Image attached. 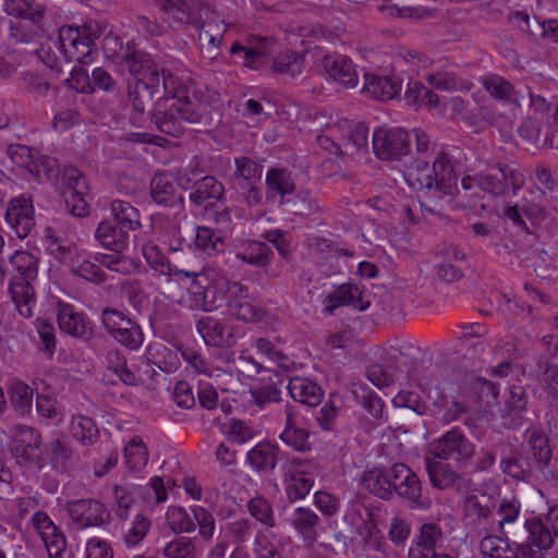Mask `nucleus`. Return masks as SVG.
<instances>
[{"instance_id": "1", "label": "nucleus", "mask_w": 558, "mask_h": 558, "mask_svg": "<svg viewBox=\"0 0 558 558\" xmlns=\"http://www.w3.org/2000/svg\"><path fill=\"white\" fill-rule=\"evenodd\" d=\"M39 258L27 251H15L9 258L4 275L8 274L9 292L20 315L28 318L36 304L34 282L38 276Z\"/></svg>"}, {"instance_id": "2", "label": "nucleus", "mask_w": 558, "mask_h": 558, "mask_svg": "<svg viewBox=\"0 0 558 558\" xmlns=\"http://www.w3.org/2000/svg\"><path fill=\"white\" fill-rule=\"evenodd\" d=\"M409 175L413 187L418 191H428L435 196H451L456 189L453 163L446 151L438 153L432 170L426 161H418L416 171Z\"/></svg>"}, {"instance_id": "3", "label": "nucleus", "mask_w": 558, "mask_h": 558, "mask_svg": "<svg viewBox=\"0 0 558 558\" xmlns=\"http://www.w3.org/2000/svg\"><path fill=\"white\" fill-rule=\"evenodd\" d=\"M463 184L468 190L480 189L484 193L499 197L506 195L509 189L517 194L524 185V175L496 161L473 174L463 177Z\"/></svg>"}, {"instance_id": "4", "label": "nucleus", "mask_w": 558, "mask_h": 558, "mask_svg": "<svg viewBox=\"0 0 558 558\" xmlns=\"http://www.w3.org/2000/svg\"><path fill=\"white\" fill-rule=\"evenodd\" d=\"M511 543L518 545L521 558H547V553L555 545L541 518L525 519L519 531H513Z\"/></svg>"}, {"instance_id": "5", "label": "nucleus", "mask_w": 558, "mask_h": 558, "mask_svg": "<svg viewBox=\"0 0 558 558\" xmlns=\"http://www.w3.org/2000/svg\"><path fill=\"white\" fill-rule=\"evenodd\" d=\"M475 452V445L459 427H452L430 444V453L435 458L450 461L458 469L465 468Z\"/></svg>"}, {"instance_id": "6", "label": "nucleus", "mask_w": 558, "mask_h": 558, "mask_svg": "<svg viewBox=\"0 0 558 558\" xmlns=\"http://www.w3.org/2000/svg\"><path fill=\"white\" fill-rule=\"evenodd\" d=\"M98 37V27L92 24L63 26L59 31V40L64 58L82 64H87L92 60V46Z\"/></svg>"}, {"instance_id": "7", "label": "nucleus", "mask_w": 558, "mask_h": 558, "mask_svg": "<svg viewBox=\"0 0 558 558\" xmlns=\"http://www.w3.org/2000/svg\"><path fill=\"white\" fill-rule=\"evenodd\" d=\"M219 94L206 85L192 88V92L179 101H174L181 119L191 124L210 125L211 111L219 102Z\"/></svg>"}, {"instance_id": "8", "label": "nucleus", "mask_w": 558, "mask_h": 558, "mask_svg": "<svg viewBox=\"0 0 558 558\" xmlns=\"http://www.w3.org/2000/svg\"><path fill=\"white\" fill-rule=\"evenodd\" d=\"M41 435L27 425H15L11 430L9 450L20 465H35L43 469L45 460L41 456Z\"/></svg>"}, {"instance_id": "9", "label": "nucleus", "mask_w": 558, "mask_h": 558, "mask_svg": "<svg viewBox=\"0 0 558 558\" xmlns=\"http://www.w3.org/2000/svg\"><path fill=\"white\" fill-rule=\"evenodd\" d=\"M392 498L395 495L405 499L411 509L424 510L429 507L423 497L422 482L418 475L407 464L398 462L390 466Z\"/></svg>"}, {"instance_id": "10", "label": "nucleus", "mask_w": 558, "mask_h": 558, "mask_svg": "<svg viewBox=\"0 0 558 558\" xmlns=\"http://www.w3.org/2000/svg\"><path fill=\"white\" fill-rule=\"evenodd\" d=\"M485 90L498 102L517 111L526 102L529 86L513 84L498 74H486L481 78Z\"/></svg>"}, {"instance_id": "11", "label": "nucleus", "mask_w": 558, "mask_h": 558, "mask_svg": "<svg viewBox=\"0 0 558 558\" xmlns=\"http://www.w3.org/2000/svg\"><path fill=\"white\" fill-rule=\"evenodd\" d=\"M372 144L374 154L381 160H399L410 151V136L400 128L377 129Z\"/></svg>"}, {"instance_id": "12", "label": "nucleus", "mask_w": 558, "mask_h": 558, "mask_svg": "<svg viewBox=\"0 0 558 558\" xmlns=\"http://www.w3.org/2000/svg\"><path fill=\"white\" fill-rule=\"evenodd\" d=\"M62 180L65 185V203L71 214L76 217L88 215L86 196L89 194V186L85 175L75 167L69 166L63 169Z\"/></svg>"}, {"instance_id": "13", "label": "nucleus", "mask_w": 558, "mask_h": 558, "mask_svg": "<svg viewBox=\"0 0 558 558\" xmlns=\"http://www.w3.org/2000/svg\"><path fill=\"white\" fill-rule=\"evenodd\" d=\"M527 453H531L535 468L541 472L544 480L557 485L558 472L550 469L553 449L549 438L542 428H531L526 430Z\"/></svg>"}, {"instance_id": "14", "label": "nucleus", "mask_w": 558, "mask_h": 558, "mask_svg": "<svg viewBox=\"0 0 558 558\" xmlns=\"http://www.w3.org/2000/svg\"><path fill=\"white\" fill-rule=\"evenodd\" d=\"M66 509L74 526L78 530L102 526L110 519V513L104 504L93 498L71 500L66 504Z\"/></svg>"}, {"instance_id": "15", "label": "nucleus", "mask_w": 558, "mask_h": 558, "mask_svg": "<svg viewBox=\"0 0 558 558\" xmlns=\"http://www.w3.org/2000/svg\"><path fill=\"white\" fill-rule=\"evenodd\" d=\"M311 462L293 458L283 466L286 476V494L290 501L303 499L312 489L314 481L307 476Z\"/></svg>"}, {"instance_id": "16", "label": "nucleus", "mask_w": 558, "mask_h": 558, "mask_svg": "<svg viewBox=\"0 0 558 558\" xmlns=\"http://www.w3.org/2000/svg\"><path fill=\"white\" fill-rule=\"evenodd\" d=\"M7 155L19 167L25 168L31 174L40 178L52 171L56 160L40 155L37 150L22 144H11L7 148Z\"/></svg>"}, {"instance_id": "17", "label": "nucleus", "mask_w": 558, "mask_h": 558, "mask_svg": "<svg viewBox=\"0 0 558 558\" xmlns=\"http://www.w3.org/2000/svg\"><path fill=\"white\" fill-rule=\"evenodd\" d=\"M441 538L440 526L435 523L423 524L418 535L412 539L408 558H453L447 553L437 550V544Z\"/></svg>"}, {"instance_id": "18", "label": "nucleus", "mask_w": 558, "mask_h": 558, "mask_svg": "<svg viewBox=\"0 0 558 558\" xmlns=\"http://www.w3.org/2000/svg\"><path fill=\"white\" fill-rule=\"evenodd\" d=\"M196 330L209 347L230 348L235 343L233 327L223 319L203 316L196 322Z\"/></svg>"}, {"instance_id": "19", "label": "nucleus", "mask_w": 558, "mask_h": 558, "mask_svg": "<svg viewBox=\"0 0 558 558\" xmlns=\"http://www.w3.org/2000/svg\"><path fill=\"white\" fill-rule=\"evenodd\" d=\"M5 220L20 239L26 238L35 227L31 197L22 195L12 199L7 209Z\"/></svg>"}, {"instance_id": "20", "label": "nucleus", "mask_w": 558, "mask_h": 558, "mask_svg": "<svg viewBox=\"0 0 558 558\" xmlns=\"http://www.w3.org/2000/svg\"><path fill=\"white\" fill-rule=\"evenodd\" d=\"M287 521L306 547L314 545L322 525V520L314 510L308 507L294 508Z\"/></svg>"}, {"instance_id": "21", "label": "nucleus", "mask_w": 558, "mask_h": 558, "mask_svg": "<svg viewBox=\"0 0 558 558\" xmlns=\"http://www.w3.org/2000/svg\"><path fill=\"white\" fill-rule=\"evenodd\" d=\"M58 324L63 332L74 338L83 341H89L93 338L90 320L84 313L75 311L70 304H59Z\"/></svg>"}, {"instance_id": "22", "label": "nucleus", "mask_w": 558, "mask_h": 558, "mask_svg": "<svg viewBox=\"0 0 558 558\" xmlns=\"http://www.w3.org/2000/svg\"><path fill=\"white\" fill-rule=\"evenodd\" d=\"M121 60L126 64L129 72L136 78V82L145 83V80L151 78V81H155V78H160L158 68L150 56L137 50L133 43L126 44Z\"/></svg>"}, {"instance_id": "23", "label": "nucleus", "mask_w": 558, "mask_h": 558, "mask_svg": "<svg viewBox=\"0 0 558 558\" xmlns=\"http://www.w3.org/2000/svg\"><path fill=\"white\" fill-rule=\"evenodd\" d=\"M7 14L29 21L38 29L44 31L48 19V10L40 0H3Z\"/></svg>"}, {"instance_id": "24", "label": "nucleus", "mask_w": 558, "mask_h": 558, "mask_svg": "<svg viewBox=\"0 0 558 558\" xmlns=\"http://www.w3.org/2000/svg\"><path fill=\"white\" fill-rule=\"evenodd\" d=\"M466 524L481 535L487 533L494 525L493 511L486 495L469 496L465 501Z\"/></svg>"}, {"instance_id": "25", "label": "nucleus", "mask_w": 558, "mask_h": 558, "mask_svg": "<svg viewBox=\"0 0 558 558\" xmlns=\"http://www.w3.org/2000/svg\"><path fill=\"white\" fill-rule=\"evenodd\" d=\"M150 196L162 207L174 208L178 211L184 208V197L178 192L172 178L167 173L156 174L150 182Z\"/></svg>"}, {"instance_id": "26", "label": "nucleus", "mask_w": 558, "mask_h": 558, "mask_svg": "<svg viewBox=\"0 0 558 558\" xmlns=\"http://www.w3.org/2000/svg\"><path fill=\"white\" fill-rule=\"evenodd\" d=\"M150 119L155 126L167 135L179 137L184 132V121L175 102L167 105V99L160 98L151 111Z\"/></svg>"}, {"instance_id": "27", "label": "nucleus", "mask_w": 558, "mask_h": 558, "mask_svg": "<svg viewBox=\"0 0 558 558\" xmlns=\"http://www.w3.org/2000/svg\"><path fill=\"white\" fill-rule=\"evenodd\" d=\"M323 66L328 76L336 83L353 88L359 82L355 64L342 54H327L323 59Z\"/></svg>"}, {"instance_id": "28", "label": "nucleus", "mask_w": 558, "mask_h": 558, "mask_svg": "<svg viewBox=\"0 0 558 558\" xmlns=\"http://www.w3.org/2000/svg\"><path fill=\"white\" fill-rule=\"evenodd\" d=\"M323 313L331 316L339 306H353L359 311H365L369 302L362 301V292L352 283H343L324 299Z\"/></svg>"}, {"instance_id": "29", "label": "nucleus", "mask_w": 558, "mask_h": 558, "mask_svg": "<svg viewBox=\"0 0 558 558\" xmlns=\"http://www.w3.org/2000/svg\"><path fill=\"white\" fill-rule=\"evenodd\" d=\"M160 94V78L145 80L143 82H135L134 85L129 86V102L133 108L132 120L140 121L146 111V108L153 105L155 95Z\"/></svg>"}, {"instance_id": "30", "label": "nucleus", "mask_w": 558, "mask_h": 558, "mask_svg": "<svg viewBox=\"0 0 558 558\" xmlns=\"http://www.w3.org/2000/svg\"><path fill=\"white\" fill-rule=\"evenodd\" d=\"M279 206L284 214L301 218H310L325 211V207L308 190H300L283 202H279Z\"/></svg>"}, {"instance_id": "31", "label": "nucleus", "mask_w": 558, "mask_h": 558, "mask_svg": "<svg viewBox=\"0 0 558 558\" xmlns=\"http://www.w3.org/2000/svg\"><path fill=\"white\" fill-rule=\"evenodd\" d=\"M364 78L363 90L380 101L396 98L402 89V81L397 75L380 76L366 73Z\"/></svg>"}, {"instance_id": "32", "label": "nucleus", "mask_w": 558, "mask_h": 558, "mask_svg": "<svg viewBox=\"0 0 558 558\" xmlns=\"http://www.w3.org/2000/svg\"><path fill=\"white\" fill-rule=\"evenodd\" d=\"M198 29L201 43L220 48L223 34L227 31V24L218 20V16L209 5H204L199 10Z\"/></svg>"}, {"instance_id": "33", "label": "nucleus", "mask_w": 558, "mask_h": 558, "mask_svg": "<svg viewBox=\"0 0 558 558\" xmlns=\"http://www.w3.org/2000/svg\"><path fill=\"white\" fill-rule=\"evenodd\" d=\"M496 513L499 517L497 530L506 542H511L513 531H519L518 520L521 513V502L518 498H502L497 507Z\"/></svg>"}, {"instance_id": "34", "label": "nucleus", "mask_w": 558, "mask_h": 558, "mask_svg": "<svg viewBox=\"0 0 558 558\" xmlns=\"http://www.w3.org/2000/svg\"><path fill=\"white\" fill-rule=\"evenodd\" d=\"M226 189L214 175H205L196 180L193 184V191L189 194V199L197 205L213 204L225 199Z\"/></svg>"}, {"instance_id": "35", "label": "nucleus", "mask_w": 558, "mask_h": 558, "mask_svg": "<svg viewBox=\"0 0 558 558\" xmlns=\"http://www.w3.org/2000/svg\"><path fill=\"white\" fill-rule=\"evenodd\" d=\"M360 481L363 488L374 496L383 500L392 499L390 466L366 470L362 473Z\"/></svg>"}, {"instance_id": "36", "label": "nucleus", "mask_w": 558, "mask_h": 558, "mask_svg": "<svg viewBox=\"0 0 558 558\" xmlns=\"http://www.w3.org/2000/svg\"><path fill=\"white\" fill-rule=\"evenodd\" d=\"M96 241L107 250L122 253L129 246V232L116 222L101 221L95 231Z\"/></svg>"}, {"instance_id": "37", "label": "nucleus", "mask_w": 558, "mask_h": 558, "mask_svg": "<svg viewBox=\"0 0 558 558\" xmlns=\"http://www.w3.org/2000/svg\"><path fill=\"white\" fill-rule=\"evenodd\" d=\"M287 388L294 401L308 407L318 405L324 397L323 388L306 377L290 378Z\"/></svg>"}, {"instance_id": "38", "label": "nucleus", "mask_w": 558, "mask_h": 558, "mask_svg": "<svg viewBox=\"0 0 558 558\" xmlns=\"http://www.w3.org/2000/svg\"><path fill=\"white\" fill-rule=\"evenodd\" d=\"M425 463L430 484L435 488L448 489L460 487L463 483L462 475L458 471L452 470L449 464L429 458H426Z\"/></svg>"}, {"instance_id": "39", "label": "nucleus", "mask_w": 558, "mask_h": 558, "mask_svg": "<svg viewBox=\"0 0 558 558\" xmlns=\"http://www.w3.org/2000/svg\"><path fill=\"white\" fill-rule=\"evenodd\" d=\"M279 447L268 441L258 442L246 454L250 465L259 473L272 472L277 465Z\"/></svg>"}, {"instance_id": "40", "label": "nucleus", "mask_w": 558, "mask_h": 558, "mask_svg": "<svg viewBox=\"0 0 558 558\" xmlns=\"http://www.w3.org/2000/svg\"><path fill=\"white\" fill-rule=\"evenodd\" d=\"M500 469L502 473L515 481L527 482L533 477L536 468L523 451L513 450L508 457L501 459Z\"/></svg>"}, {"instance_id": "41", "label": "nucleus", "mask_w": 558, "mask_h": 558, "mask_svg": "<svg viewBox=\"0 0 558 558\" xmlns=\"http://www.w3.org/2000/svg\"><path fill=\"white\" fill-rule=\"evenodd\" d=\"M265 182L268 195L275 197L278 194L279 202L292 196L296 189L291 172L284 168L268 169Z\"/></svg>"}, {"instance_id": "42", "label": "nucleus", "mask_w": 558, "mask_h": 558, "mask_svg": "<svg viewBox=\"0 0 558 558\" xmlns=\"http://www.w3.org/2000/svg\"><path fill=\"white\" fill-rule=\"evenodd\" d=\"M179 351L162 342L150 343L146 349L147 360L166 373H172L180 365Z\"/></svg>"}, {"instance_id": "43", "label": "nucleus", "mask_w": 558, "mask_h": 558, "mask_svg": "<svg viewBox=\"0 0 558 558\" xmlns=\"http://www.w3.org/2000/svg\"><path fill=\"white\" fill-rule=\"evenodd\" d=\"M428 84L440 90L456 92L466 90L470 92L473 87V83L459 76L454 71L451 70H436L426 76Z\"/></svg>"}, {"instance_id": "44", "label": "nucleus", "mask_w": 558, "mask_h": 558, "mask_svg": "<svg viewBox=\"0 0 558 558\" xmlns=\"http://www.w3.org/2000/svg\"><path fill=\"white\" fill-rule=\"evenodd\" d=\"M208 284L209 278L206 272L186 283L187 303L191 310L209 312L214 308L213 301L208 300Z\"/></svg>"}, {"instance_id": "45", "label": "nucleus", "mask_w": 558, "mask_h": 558, "mask_svg": "<svg viewBox=\"0 0 558 558\" xmlns=\"http://www.w3.org/2000/svg\"><path fill=\"white\" fill-rule=\"evenodd\" d=\"M272 250L267 243L251 241L244 247L235 252V258L251 266L263 268L270 264Z\"/></svg>"}, {"instance_id": "46", "label": "nucleus", "mask_w": 558, "mask_h": 558, "mask_svg": "<svg viewBox=\"0 0 558 558\" xmlns=\"http://www.w3.org/2000/svg\"><path fill=\"white\" fill-rule=\"evenodd\" d=\"M70 434L81 445L92 446L99 438V428L93 418L75 414L70 422Z\"/></svg>"}, {"instance_id": "47", "label": "nucleus", "mask_w": 558, "mask_h": 558, "mask_svg": "<svg viewBox=\"0 0 558 558\" xmlns=\"http://www.w3.org/2000/svg\"><path fill=\"white\" fill-rule=\"evenodd\" d=\"M255 348L259 354L267 357L283 371H291L295 367L296 363L284 353L281 342L278 339L271 341L266 338H257Z\"/></svg>"}, {"instance_id": "48", "label": "nucleus", "mask_w": 558, "mask_h": 558, "mask_svg": "<svg viewBox=\"0 0 558 558\" xmlns=\"http://www.w3.org/2000/svg\"><path fill=\"white\" fill-rule=\"evenodd\" d=\"M111 214L114 222L128 232L142 229L141 213L131 203L114 199L111 203Z\"/></svg>"}, {"instance_id": "49", "label": "nucleus", "mask_w": 558, "mask_h": 558, "mask_svg": "<svg viewBox=\"0 0 558 558\" xmlns=\"http://www.w3.org/2000/svg\"><path fill=\"white\" fill-rule=\"evenodd\" d=\"M308 437L310 433L305 428L298 427L294 424L293 414L287 412L286 427L280 434V439L293 450L305 452L311 449Z\"/></svg>"}, {"instance_id": "50", "label": "nucleus", "mask_w": 558, "mask_h": 558, "mask_svg": "<svg viewBox=\"0 0 558 558\" xmlns=\"http://www.w3.org/2000/svg\"><path fill=\"white\" fill-rule=\"evenodd\" d=\"M230 53L239 57L244 65L256 68L257 60L269 53L268 40L259 38L250 47L243 46L240 43H234L230 48Z\"/></svg>"}, {"instance_id": "51", "label": "nucleus", "mask_w": 558, "mask_h": 558, "mask_svg": "<svg viewBox=\"0 0 558 558\" xmlns=\"http://www.w3.org/2000/svg\"><path fill=\"white\" fill-rule=\"evenodd\" d=\"M423 201H420L422 219L426 225H446L449 217L442 213L441 199L445 196H435L428 191H421Z\"/></svg>"}, {"instance_id": "52", "label": "nucleus", "mask_w": 558, "mask_h": 558, "mask_svg": "<svg viewBox=\"0 0 558 558\" xmlns=\"http://www.w3.org/2000/svg\"><path fill=\"white\" fill-rule=\"evenodd\" d=\"M537 368L543 375V387L549 405L558 407V365L545 357H539Z\"/></svg>"}, {"instance_id": "53", "label": "nucleus", "mask_w": 558, "mask_h": 558, "mask_svg": "<svg viewBox=\"0 0 558 558\" xmlns=\"http://www.w3.org/2000/svg\"><path fill=\"white\" fill-rule=\"evenodd\" d=\"M160 74V92L162 90L167 97L179 101L182 98H186V95L192 92L195 86L187 84L182 77L175 75L169 70L162 69Z\"/></svg>"}, {"instance_id": "54", "label": "nucleus", "mask_w": 558, "mask_h": 558, "mask_svg": "<svg viewBox=\"0 0 558 558\" xmlns=\"http://www.w3.org/2000/svg\"><path fill=\"white\" fill-rule=\"evenodd\" d=\"M368 128L360 122L351 128L347 135L342 136L343 155L354 156L355 154L367 150Z\"/></svg>"}, {"instance_id": "55", "label": "nucleus", "mask_w": 558, "mask_h": 558, "mask_svg": "<svg viewBox=\"0 0 558 558\" xmlns=\"http://www.w3.org/2000/svg\"><path fill=\"white\" fill-rule=\"evenodd\" d=\"M119 254L120 253H96L94 255V260L98 264V266H104L111 271H116L122 275H130L135 272L138 268V263L125 255Z\"/></svg>"}, {"instance_id": "56", "label": "nucleus", "mask_w": 558, "mask_h": 558, "mask_svg": "<svg viewBox=\"0 0 558 558\" xmlns=\"http://www.w3.org/2000/svg\"><path fill=\"white\" fill-rule=\"evenodd\" d=\"M228 306L230 313L240 320L259 322L265 316V311L248 298L232 299Z\"/></svg>"}, {"instance_id": "57", "label": "nucleus", "mask_w": 558, "mask_h": 558, "mask_svg": "<svg viewBox=\"0 0 558 558\" xmlns=\"http://www.w3.org/2000/svg\"><path fill=\"white\" fill-rule=\"evenodd\" d=\"M235 170L231 177L230 183L259 182L263 174V167L253 159L241 156L234 160Z\"/></svg>"}, {"instance_id": "58", "label": "nucleus", "mask_w": 558, "mask_h": 558, "mask_svg": "<svg viewBox=\"0 0 558 558\" xmlns=\"http://www.w3.org/2000/svg\"><path fill=\"white\" fill-rule=\"evenodd\" d=\"M20 86L35 100L46 97L51 89V84L43 75L33 71L21 74Z\"/></svg>"}, {"instance_id": "59", "label": "nucleus", "mask_w": 558, "mask_h": 558, "mask_svg": "<svg viewBox=\"0 0 558 558\" xmlns=\"http://www.w3.org/2000/svg\"><path fill=\"white\" fill-rule=\"evenodd\" d=\"M304 57L293 51L279 53L272 62V70L279 74L288 75L291 78L302 73Z\"/></svg>"}, {"instance_id": "60", "label": "nucleus", "mask_w": 558, "mask_h": 558, "mask_svg": "<svg viewBox=\"0 0 558 558\" xmlns=\"http://www.w3.org/2000/svg\"><path fill=\"white\" fill-rule=\"evenodd\" d=\"M48 449L50 454V464L53 470L61 473L65 472L73 461V450L70 444L60 439H54L48 444Z\"/></svg>"}, {"instance_id": "61", "label": "nucleus", "mask_w": 558, "mask_h": 558, "mask_svg": "<svg viewBox=\"0 0 558 558\" xmlns=\"http://www.w3.org/2000/svg\"><path fill=\"white\" fill-rule=\"evenodd\" d=\"M195 246L207 255H214L225 250V241L215 230L198 227L194 239Z\"/></svg>"}, {"instance_id": "62", "label": "nucleus", "mask_w": 558, "mask_h": 558, "mask_svg": "<svg viewBox=\"0 0 558 558\" xmlns=\"http://www.w3.org/2000/svg\"><path fill=\"white\" fill-rule=\"evenodd\" d=\"M125 463L130 470L140 471L148 461V450L138 436L133 437L124 447Z\"/></svg>"}, {"instance_id": "63", "label": "nucleus", "mask_w": 558, "mask_h": 558, "mask_svg": "<svg viewBox=\"0 0 558 558\" xmlns=\"http://www.w3.org/2000/svg\"><path fill=\"white\" fill-rule=\"evenodd\" d=\"M248 513L266 529H272L276 525L272 505L263 496H255L247 502Z\"/></svg>"}, {"instance_id": "64", "label": "nucleus", "mask_w": 558, "mask_h": 558, "mask_svg": "<svg viewBox=\"0 0 558 558\" xmlns=\"http://www.w3.org/2000/svg\"><path fill=\"white\" fill-rule=\"evenodd\" d=\"M196 545L194 541L185 536H178L162 548L165 558H196Z\"/></svg>"}]
</instances>
